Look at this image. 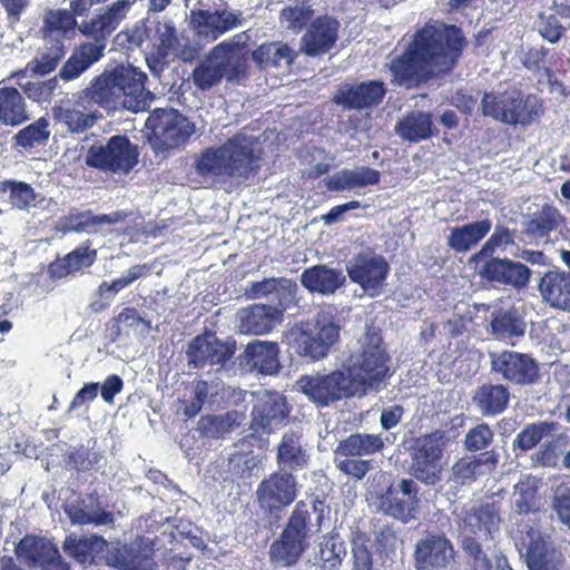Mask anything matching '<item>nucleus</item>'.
<instances>
[{
    "instance_id": "nucleus-1",
    "label": "nucleus",
    "mask_w": 570,
    "mask_h": 570,
    "mask_svg": "<svg viewBox=\"0 0 570 570\" xmlns=\"http://www.w3.org/2000/svg\"><path fill=\"white\" fill-rule=\"evenodd\" d=\"M468 46L460 27L445 22H426L417 29L404 52L389 66L392 82L412 88L431 77L451 73Z\"/></svg>"
},
{
    "instance_id": "nucleus-2",
    "label": "nucleus",
    "mask_w": 570,
    "mask_h": 570,
    "mask_svg": "<svg viewBox=\"0 0 570 570\" xmlns=\"http://www.w3.org/2000/svg\"><path fill=\"white\" fill-rule=\"evenodd\" d=\"M355 360V363L344 370L328 375L303 376L296 382V386L317 406H326L331 402L354 395L360 387L379 390L389 373L385 358Z\"/></svg>"
},
{
    "instance_id": "nucleus-3",
    "label": "nucleus",
    "mask_w": 570,
    "mask_h": 570,
    "mask_svg": "<svg viewBox=\"0 0 570 570\" xmlns=\"http://www.w3.org/2000/svg\"><path fill=\"white\" fill-rule=\"evenodd\" d=\"M147 75L132 66L118 65L95 77L80 92L94 107L107 112L129 110L139 112L147 109L154 99L146 88Z\"/></svg>"
},
{
    "instance_id": "nucleus-4",
    "label": "nucleus",
    "mask_w": 570,
    "mask_h": 570,
    "mask_svg": "<svg viewBox=\"0 0 570 570\" xmlns=\"http://www.w3.org/2000/svg\"><path fill=\"white\" fill-rule=\"evenodd\" d=\"M261 160L256 140L238 132L219 146L203 149L195 156L193 167L204 179L245 181L258 174Z\"/></svg>"
},
{
    "instance_id": "nucleus-5",
    "label": "nucleus",
    "mask_w": 570,
    "mask_h": 570,
    "mask_svg": "<svg viewBox=\"0 0 570 570\" xmlns=\"http://www.w3.org/2000/svg\"><path fill=\"white\" fill-rule=\"evenodd\" d=\"M145 130L155 155L166 157L188 142L195 132V125L177 109L156 108L149 114Z\"/></svg>"
},
{
    "instance_id": "nucleus-6",
    "label": "nucleus",
    "mask_w": 570,
    "mask_h": 570,
    "mask_svg": "<svg viewBox=\"0 0 570 570\" xmlns=\"http://www.w3.org/2000/svg\"><path fill=\"white\" fill-rule=\"evenodd\" d=\"M340 325L332 316L316 320L315 332L289 331L282 344L286 346L288 356H327L340 342Z\"/></svg>"
},
{
    "instance_id": "nucleus-7",
    "label": "nucleus",
    "mask_w": 570,
    "mask_h": 570,
    "mask_svg": "<svg viewBox=\"0 0 570 570\" xmlns=\"http://www.w3.org/2000/svg\"><path fill=\"white\" fill-rule=\"evenodd\" d=\"M138 160V147L125 135H115L105 145H91L85 157L87 167L111 174H129Z\"/></svg>"
},
{
    "instance_id": "nucleus-8",
    "label": "nucleus",
    "mask_w": 570,
    "mask_h": 570,
    "mask_svg": "<svg viewBox=\"0 0 570 570\" xmlns=\"http://www.w3.org/2000/svg\"><path fill=\"white\" fill-rule=\"evenodd\" d=\"M445 444L446 439L442 431H433L415 440L411 471L416 480L426 485H434L441 480V460Z\"/></svg>"
},
{
    "instance_id": "nucleus-9",
    "label": "nucleus",
    "mask_w": 570,
    "mask_h": 570,
    "mask_svg": "<svg viewBox=\"0 0 570 570\" xmlns=\"http://www.w3.org/2000/svg\"><path fill=\"white\" fill-rule=\"evenodd\" d=\"M297 493L296 476L292 472L278 470L259 482L256 499L259 508L275 521H278L283 509L295 501Z\"/></svg>"
},
{
    "instance_id": "nucleus-10",
    "label": "nucleus",
    "mask_w": 570,
    "mask_h": 570,
    "mask_svg": "<svg viewBox=\"0 0 570 570\" xmlns=\"http://www.w3.org/2000/svg\"><path fill=\"white\" fill-rule=\"evenodd\" d=\"M154 554V542L148 538H140L129 544L120 541L111 543L102 559L107 567L116 570H157Z\"/></svg>"
},
{
    "instance_id": "nucleus-11",
    "label": "nucleus",
    "mask_w": 570,
    "mask_h": 570,
    "mask_svg": "<svg viewBox=\"0 0 570 570\" xmlns=\"http://www.w3.org/2000/svg\"><path fill=\"white\" fill-rule=\"evenodd\" d=\"M419 488L412 479H402L375 497L373 504L385 515L407 523L415 518L419 505Z\"/></svg>"
},
{
    "instance_id": "nucleus-12",
    "label": "nucleus",
    "mask_w": 570,
    "mask_h": 570,
    "mask_svg": "<svg viewBox=\"0 0 570 570\" xmlns=\"http://www.w3.org/2000/svg\"><path fill=\"white\" fill-rule=\"evenodd\" d=\"M136 0H118L111 3L104 13L89 20H83L79 26L80 33L92 42L82 43L86 47L98 49L100 57L107 46L108 38L126 18Z\"/></svg>"
},
{
    "instance_id": "nucleus-13",
    "label": "nucleus",
    "mask_w": 570,
    "mask_h": 570,
    "mask_svg": "<svg viewBox=\"0 0 570 570\" xmlns=\"http://www.w3.org/2000/svg\"><path fill=\"white\" fill-rule=\"evenodd\" d=\"M346 272L351 282L357 284L371 296H375L385 284L390 266L383 256L361 252L347 262Z\"/></svg>"
},
{
    "instance_id": "nucleus-14",
    "label": "nucleus",
    "mask_w": 570,
    "mask_h": 570,
    "mask_svg": "<svg viewBox=\"0 0 570 570\" xmlns=\"http://www.w3.org/2000/svg\"><path fill=\"white\" fill-rule=\"evenodd\" d=\"M386 94L381 80L363 81L358 85L341 83L332 97V102L345 110H364L379 106Z\"/></svg>"
},
{
    "instance_id": "nucleus-15",
    "label": "nucleus",
    "mask_w": 570,
    "mask_h": 570,
    "mask_svg": "<svg viewBox=\"0 0 570 570\" xmlns=\"http://www.w3.org/2000/svg\"><path fill=\"white\" fill-rule=\"evenodd\" d=\"M454 556V547L444 534L428 533L415 544L414 568L416 570H441L453 561Z\"/></svg>"
},
{
    "instance_id": "nucleus-16",
    "label": "nucleus",
    "mask_w": 570,
    "mask_h": 570,
    "mask_svg": "<svg viewBox=\"0 0 570 570\" xmlns=\"http://www.w3.org/2000/svg\"><path fill=\"white\" fill-rule=\"evenodd\" d=\"M52 117L70 134H83L96 125L101 115L92 110V106L79 91L75 99L61 100L56 105L52 108Z\"/></svg>"
},
{
    "instance_id": "nucleus-17",
    "label": "nucleus",
    "mask_w": 570,
    "mask_h": 570,
    "mask_svg": "<svg viewBox=\"0 0 570 570\" xmlns=\"http://www.w3.org/2000/svg\"><path fill=\"white\" fill-rule=\"evenodd\" d=\"M485 262L479 271L482 279L497 285L522 289L528 286L531 269L509 258L485 257Z\"/></svg>"
},
{
    "instance_id": "nucleus-18",
    "label": "nucleus",
    "mask_w": 570,
    "mask_h": 570,
    "mask_svg": "<svg viewBox=\"0 0 570 570\" xmlns=\"http://www.w3.org/2000/svg\"><path fill=\"white\" fill-rule=\"evenodd\" d=\"M340 21L332 16L323 14L312 20L301 38V50L308 57L327 53L338 39Z\"/></svg>"
},
{
    "instance_id": "nucleus-19",
    "label": "nucleus",
    "mask_w": 570,
    "mask_h": 570,
    "mask_svg": "<svg viewBox=\"0 0 570 570\" xmlns=\"http://www.w3.org/2000/svg\"><path fill=\"white\" fill-rule=\"evenodd\" d=\"M288 414L285 399L277 392L263 391L256 395L250 428L255 432L271 433L278 429Z\"/></svg>"
},
{
    "instance_id": "nucleus-20",
    "label": "nucleus",
    "mask_w": 570,
    "mask_h": 570,
    "mask_svg": "<svg viewBox=\"0 0 570 570\" xmlns=\"http://www.w3.org/2000/svg\"><path fill=\"white\" fill-rule=\"evenodd\" d=\"M19 559L29 564L38 566L42 570H69L57 547L42 538L27 535L16 547Z\"/></svg>"
},
{
    "instance_id": "nucleus-21",
    "label": "nucleus",
    "mask_w": 570,
    "mask_h": 570,
    "mask_svg": "<svg viewBox=\"0 0 570 570\" xmlns=\"http://www.w3.org/2000/svg\"><path fill=\"white\" fill-rule=\"evenodd\" d=\"M128 217L124 210H116L110 214H95L91 209H71L67 215L61 216L58 222V229L63 234L86 233L98 234L105 225L122 223Z\"/></svg>"
},
{
    "instance_id": "nucleus-22",
    "label": "nucleus",
    "mask_w": 570,
    "mask_h": 570,
    "mask_svg": "<svg viewBox=\"0 0 570 570\" xmlns=\"http://www.w3.org/2000/svg\"><path fill=\"white\" fill-rule=\"evenodd\" d=\"M236 45L223 41L216 45L191 72L194 86L206 91L217 86L226 73V66L219 62V58H226L235 51Z\"/></svg>"
},
{
    "instance_id": "nucleus-23",
    "label": "nucleus",
    "mask_w": 570,
    "mask_h": 570,
    "mask_svg": "<svg viewBox=\"0 0 570 570\" xmlns=\"http://www.w3.org/2000/svg\"><path fill=\"white\" fill-rule=\"evenodd\" d=\"M529 570H563L564 559L538 530L530 529L524 539Z\"/></svg>"
},
{
    "instance_id": "nucleus-24",
    "label": "nucleus",
    "mask_w": 570,
    "mask_h": 570,
    "mask_svg": "<svg viewBox=\"0 0 570 570\" xmlns=\"http://www.w3.org/2000/svg\"><path fill=\"white\" fill-rule=\"evenodd\" d=\"M238 328L243 334L263 335L269 333L283 321V316L267 304H252L236 313Z\"/></svg>"
},
{
    "instance_id": "nucleus-25",
    "label": "nucleus",
    "mask_w": 570,
    "mask_h": 570,
    "mask_svg": "<svg viewBox=\"0 0 570 570\" xmlns=\"http://www.w3.org/2000/svg\"><path fill=\"white\" fill-rule=\"evenodd\" d=\"M538 291L551 308L570 312V272L559 268L546 272L538 284Z\"/></svg>"
},
{
    "instance_id": "nucleus-26",
    "label": "nucleus",
    "mask_w": 570,
    "mask_h": 570,
    "mask_svg": "<svg viewBox=\"0 0 570 570\" xmlns=\"http://www.w3.org/2000/svg\"><path fill=\"white\" fill-rule=\"evenodd\" d=\"M498 463L499 452L494 449L480 455L464 456L453 464L450 481L456 485L471 483L478 478L491 473Z\"/></svg>"
},
{
    "instance_id": "nucleus-27",
    "label": "nucleus",
    "mask_w": 570,
    "mask_h": 570,
    "mask_svg": "<svg viewBox=\"0 0 570 570\" xmlns=\"http://www.w3.org/2000/svg\"><path fill=\"white\" fill-rule=\"evenodd\" d=\"M240 20L237 14L228 11L193 10L190 24L195 32L205 38L216 40L220 35L237 27Z\"/></svg>"
},
{
    "instance_id": "nucleus-28",
    "label": "nucleus",
    "mask_w": 570,
    "mask_h": 570,
    "mask_svg": "<svg viewBox=\"0 0 570 570\" xmlns=\"http://www.w3.org/2000/svg\"><path fill=\"white\" fill-rule=\"evenodd\" d=\"M96 259L97 249L91 248V240L87 239L63 257L51 262L48 265V275L51 279H61L92 266Z\"/></svg>"
},
{
    "instance_id": "nucleus-29",
    "label": "nucleus",
    "mask_w": 570,
    "mask_h": 570,
    "mask_svg": "<svg viewBox=\"0 0 570 570\" xmlns=\"http://www.w3.org/2000/svg\"><path fill=\"white\" fill-rule=\"evenodd\" d=\"M108 548H110L108 542L97 534L86 537L69 533L62 542L65 554L85 568L91 566L99 553H106Z\"/></svg>"
},
{
    "instance_id": "nucleus-30",
    "label": "nucleus",
    "mask_w": 570,
    "mask_h": 570,
    "mask_svg": "<svg viewBox=\"0 0 570 570\" xmlns=\"http://www.w3.org/2000/svg\"><path fill=\"white\" fill-rule=\"evenodd\" d=\"M226 393L224 383L220 380L198 381L194 386V400L181 402L179 407L188 417L196 416L203 406L209 409H219L226 403Z\"/></svg>"
},
{
    "instance_id": "nucleus-31",
    "label": "nucleus",
    "mask_w": 570,
    "mask_h": 570,
    "mask_svg": "<svg viewBox=\"0 0 570 570\" xmlns=\"http://www.w3.org/2000/svg\"><path fill=\"white\" fill-rule=\"evenodd\" d=\"M309 455L302 444L301 435L296 432L283 434L276 453V463L279 470L294 472L307 468Z\"/></svg>"
},
{
    "instance_id": "nucleus-32",
    "label": "nucleus",
    "mask_w": 570,
    "mask_h": 570,
    "mask_svg": "<svg viewBox=\"0 0 570 570\" xmlns=\"http://www.w3.org/2000/svg\"><path fill=\"white\" fill-rule=\"evenodd\" d=\"M464 529L473 534L490 537L499 530L501 523L500 508L493 502L472 505L465 509L462 518Z\"/></svg>"
},
{
    "instance_id": "nucleus-33",
    "label": "nucleus",
    "mask_w": 570,
    "mask_h": 570,
    "mask_svg": "<svg viewBox=\"0 0 570 570\" xmlns=\"http://www.w3.org/2000/svg\"><path fill=\"white\" fill-rule=\"evenodd\" d=\"M492 223L488 218L453 227L446 244L455 253H468L490 233Z\"/></svg>"
},
{
    "instance_id": "nucleus-34",
    "label": "nucleus",
    "mask_w": 570,
    "mask_h": 570,
    "mask_svg": "<svg viewBox=\"0 0 570 570\" xmlns=\"http://www.w3.org/2000/svg\"><path fill=\"white\" fill-rule=\"evenodd\" d=\"M151 271V266L147 264H138L131 266L126 275L115 278L112 282H102L97 289L98 295L101 297L99 301L91 303V309L96 313L107 309L114 296L122 288L129 286L140 277L147 276Z\"/></svg>"
},
{
    "instance_id": "nucleus-35",
    "label": "nucleus",
    "mask_w": 570,
    "mask_h": 570,
    "mask_svg": "<svg viewBox=\"0 0 570 570\" xmlns=\"http://www.w3.org/2000/svg\"><path fill=\"white\" fill-rule=\"evenodd\" d=\"M236 351L235 338L227 337L222 341L215 332L205 330L189 342L187 356H234Z\"/></svg>"
},
{
    "instance_id": "nucleus-36",
    "label": "nucleus",
    "mask_w": 570,
    "mask_h": 570,
    "mask_svg": "<svg viewBox=\"0 0 570 570\" xmlns=\"http://www.w3.org/2000/svg\"><path fill=\"white\" fill-rule=\"evenodd\" d=\"M65 513L75 525H110L114 523L111 512L102 509L98 503L86 500H76L65 505Z\"/></svg>"
},
{
    "instance_id": "nucleus-37",
    "label": "nucleus",
    "mask_w": 570,
    "mask_h": 570,
    "mask_svg": "<svg viewBox=\"0 0 570 570\" xmlns=\"http://www.w3.org/2000/svg\"><path fill=\"white\" fill-rule=\"evenodd\" d=\"M345 282L341 271L325 265H315L301 275L302 285L312 293L332 294Z\"/></svg>"
},
{
    "instance_id": "nucleus-38",
    "label": "nucleus",
    "mask_w": 570,
    "mask_h": 570,
    "mask_svg": "<svg viewBox=\"0 0 570 570\" xmlns=\"http://www.w3.org/2000/svg\"><path fill=\"white\" fill-rule=\"evenodd\" d=\"M491 368L517 384H532L539 376L534 358H491Z\"/></svg>"
},
{
    "instance_id": "nucleus-39",
    "label": "nucleus",
    "mask_w": 570,
    "mask_h": 570,
    "mask_svg": "<svg viewBox=\"0 0 570 570\" xmlns=\"http://www.w3.org/2000/svg\"><path fill=\"white\" fill-rule=\"evenodd\" d=\"M381 180V173L368 166L344 169L331 177L327 186L330 190L342 191L355 188L377 185Z\"/></svg>"
},
{
    "instance_id": "nucleus-40",
    "label": "nucleus",
    "mask_w": 570,
    "mask_h": 570,
    "mask_svg": "<svg viewBox=\"0 0 570 570\" xmlns=\"http://www.w3.org/2000/svg\"><path fill=\"white\" fill-rule=\"evenodd\" d=\"M397 135L410 142L426 140L434 135L431 112L411 111L395 127Z\"/></svg>"
},
{
    "instance_id": "nucleus-41",
    "label": "nucleus",
    "mask_w": 570,
    "mask_h": 570,
    "mask_svg": "<svg viewBox=\"0 0 570 570\" xmlns=\"http://www.w3.org/2000/svg\"><path fill=\"white\" fill-rule=\"evenodd\" d=\"M29 118L26 102L14 87L0 86V125L16 127Z\"/></svg>"
},
{
    "instance_id": "nucleus-42",
    "label": "nucleus",
    "mask_w": 570,
    "mask_h": 570,
    "mask_svg": "<svg viewBox=\"0 0 570 570\" xmlns=\"http://www.w3.org/2000/svg\"><path fill=\"white\" fill-rule=\"evenodd\" d=\"M472 400L482 415L493 416L505 410L509 392L501 384H483L474 392Z\"/></svg>"
},
{
    "instance_id": "nucleus-43",
    "label": "nucleus",
    "mask_w": 570,
    "mask_h": 570,
    "mask_svg": "<svg viewBox=\"0 0 570 570\" xmlns=\"http://www.w3.org/2000/svg\"><path fill=\"white\" fill-rule=\"evenodd\" d=\"M490 331L498 340H511L515 336H523L525 323L515 308L500 307L491 313Z\"/></svg>"
},
{
    "instance_id": "nucleus-44",
    "label": "nucleus",
    "mask_w": 570,
    "mask_h": 570,
    "mask_svg": "<svg viewBox=\"0 0 570 570\" xmlns=\"http://www.w3.org/2000/svg\"><path fill=\"white\" fill-rule=\"evenodd\" d=\"M252 57L259 69H267L279 67L282 60L291 66L297 53L287 43L265 42L253 51Z\"/></svg>"
},
{
    "instance_id": "nucleus-45",
    "label": "nucleus",
    "mask_w": 570,
    "mask_h": 570,
    "mask_svg": "<svg viewBox=\"0 0 570 570\" xmlns=\"http://www.w3.org/2000/svg\"><path fill=\"white\" fill-rule=\"evenodd\" d=\"M384 442L381 436L367 433H354L342 440L334 454L344 456H364L381 451Z\"/></svg>"
},
{
    "instance_id": "nucleus-46",
    "label": "nucleus",
    "mask_w": 570,
    "mask_h": 570,
    "mask_svg": "<svg viewBox=\"0 0 570 570\" xmlns=\"http://www.w3.org/2000/svg\"><path fill=\"white\" fill-rule=\"evenodd\" d=\"M311 510L317 514V523L320 529L323 520V503L317 500L313 501L312 504H308L305 501H299L296 503L283 532L302 539L303 541H307V522L311 517Z\"/></svg>"
},
{
    "instance_id": "nucleus-47",
    "label": "nucleus",
    "mask_w": 570,
    "mask_h": 570,
    "mask_svg": "<svg viewBox=\"0 0 570 570\" xmlns=\"http://www.w3.org/2000/svg\"><path fill=\"white\" fill-rule=\"evenodd\" d=\"M307 547V541L283 532L281 539L276 540L271 546V559L278 566L291 567L297 562Z\"/></svg>"
},
{
    "instance_id": "nucleus-48",
    "label": "nucleus",
    "mask_w": 570,
    "mask_h": 570,
    "mask_svg": "<svg viewBox=\"0 0 570 570\" xmlns=\"http://www.w3.org/2000/svg\"><path fill=\"white\" fill-rule=\"evenodd\" d=\"M512 120L510 125H521L527 127L534 121L539 120L544 114V106L542 100L535 96H528L523 98L520 94L512 95L511 105Z\"/></svg>"
},
{
    "instance_id": "nucleus-49",
    "label": "nucleus",
    "mask_w": 570,
    "mask_h": 570,
    "mask_svg": "<svg viewBox=\"0 0 570 570\" xmlns=\"http://www.w3.org/2000/svg\"><path fill=\"white\" fill-rule=\"evenodd\" d=\"M561 222L560 212L553 205L544 204L527 222L525 233L535 238H543L556 230Z\"/></svg>"
},
{
    "instance_id": "nucleus-50",
    "label": "nucleus",
    "mask_w": 570,
    "mask_h": 570,
    "mask_svg": "<svg viewBox=\"0 0 570 570\" xmlns=\"http://www.w3.org/2000/svg\"><path fill=\"white\" fill-rule=\"evenodd\" d=\"M100 58L98 49L81 43L63 63L59 70V77L65 81L76 79Z\"/></svg>"
},
{
    "instance_id": "nucleus-51",
    "label": "nucleus",
    "mask_w": 570,
    "mask_h": 570,
    "mask_svg": "<svg viewBox=\"0 0 570 570\" xmlns=\"http://www.w3.org/2000/svg\"><path fill=\"white\" fill-rule=\"evenodd\" d=\"M345 553L344 543L336 534L325 535L318 544L316 554L320 563H314L312 570H334L341 563Z\"/></svg>"
},
{
    "instance_id": "nucleus-52",
    "label": "nucleus",
    "mask_w": 570,
    "mask_h": 570,
    "mask_svg": "<svg viewBox=\"0 0 570 570\" xmlns=\"http://www.w3.org/2000/svg\"><path fill=\"white\" fill-rule=\"evenodd\" d=\"M558 431L554 422H538L525 426L513 440V450L527 452L533 449L544 438L552 436Z\"/></svg>"
},
{
    "instance_id": "nucleus-53",
    "label": "nucleus",
    "mask_w": 570,
    "mask_h": 570,
    "mask_svg": "<svg viewBox=\"0 0 570 570\" xmlns=\"http://www.w3.org/2000/svg\"><path fill=\"white\" fill-rule=\"evenodd\" d=\"M238 424L235 412L223 415H205L198 421V431L207 439H219L230 433Z\"/></svg>"
},
{
    "instance_id": "nucleus-54",
    "label": "nucleus",
    "mask_w": 570,
    "mask_h": 570,
    "mask_svg": "<svg viewBox=\"0 0 570 570\" xmlns=\"http://www.w3.org/2000/svg\"><path fill=\"white\" fill-rule=\"evenodd\" d=\"M65 55L63 41L56 40L45 52L28 62L29 72L46 76L57 68Z\"/></svg>"
},
{
    "instance_id": "nucleus-55",
    "label": "nucleus",
    "mask_w": 570,
    "mask_h": 570,
    "mask_svg": "<svg viewBox=\"0 0 570 570\" xmlns=\"http://www.w3.org/2000/svg\"><path fill=\"white\" fill-rule=\"evenodd\" d=\"M512 95L498 96L493 92H484L481 100L482 115L497 121L510 125Z\"/></svg>"
},
{
    "instance_id": "nucleus-56",
    "label": "nucleus",
    "mask_w": 570,
    "mask_h": 570,
    "mask_svg": "<svg viewBox=\"0 0 570 570\" xmlns=\"http://www.w3.org/2000/svg\"><path fill=\"white\" fill-rule=\"evenodd\" d=\"M314 10L308 4L286 6L279 11V22L287 30L298 35L308 22H312Z\"/></svg>"
},
{
    "instance_id": "nucleus-57",
    "label": "nucleus",
    "mask_w": 570,
    "mask_h": 570,
    "mask_svg": "<svg viewBox=\"0 0 570 570\" xmlns=\"http://www.w3.org/2000/svg\"><path fill=\"white\" fill-rule=\"evenodd\" d=\"M48 128V120L45 117H40L14 135L16 145L23 149H30L36 145H45L50 136Z\"/></svg>"
},
{
    "instance_id": "nucleus-58",
    "label": "nucleus",
    "mask_w": 570,
    "mask_h": 570,
    "mask_svg": "<svg viewBox=\"0 0 570 570\" xmlns=\"http://www.w3.org/2000/svg\"><path fill=\"white\" fill-rule=\"evenodd\" d=\"M515 232L509 227L498 224L494 227V232L483 244L481 249L475 253L471 261L479 262L485 257H493L497 249H505L507 247L514 245Z\"/></svg>"
},
{
    "instance_id": "nucleus-59",
    "label": "nucleus",
    "mask_w": 570,
    "mask_h": 570,
    "mask_svg": "<svg viewBox=\"0 0 570 570\" xmlns=\"http://www.w3.org/2000/svg\"><path fill=\"white\" fill-rule=\"evenodd\" d=\"M0 191H9L10 204L20 210L28 209L37 198L35 189L24 181L3 180L0 183Z\"/></svg>"
},
{
    "instance_id": "nucleus-60",
    "label": "nucleus",
    "mask_w": 570,
    "mask_h": 570,
    "mask_svg": "<svg viewBox=\"0 0 570 570\" xmlns=\"http://www.w3.org/2000/svg\"><path fill=\"white\" fill-rule=\"evenodd\" d=\"M358 356H387L386 345L383 341L382 331L374 325H366L364 334L358 340Z\"/></svg>"
},
{
    "instance_id": "nucleus-61",
    "label": "nucleus",
    "mask_w": 570,
    "mask_h": 570,
    "mask_svg": "<svg viewBox=\"0 0 570 570\" xmlns=\"http://www.w3.org/2000/svg\"><path fill=\"white\" fill-rule=\"evenodd\" d=\"M548 53L549 50L543 46L531 47L525 51L522 58V65L525 69L534 73L543 71V75L547 77L548 82L552 85L553 82H557V80L554 78V72L552 71V69L546 67Z\"/></svg>"
},
{
    "instance_id": "nucleus-62",
    "label": "nucleus",
    "mask_w": 570,
    "mask_h": 570,
    "mask_svg": "<svg viewBox=\"0 0 570 570\" xmlns=\"http://www.w3.org/2000/svg\"><path fill=\"white\" fill-rule=\"evenodd\" d=\"M285 282L287 284H283V287L286 289H281L282 285H276L277 291H273V294L267 297L269 307H274L283 317L284 312L296 304V293L298 289L295 281L285 277Z\"/></svg>"
},
{
    "instance_id": "nucleus-63",
    "label": "nucleus",
    "mask_w": 570,
    "mask_h": 570,
    "mask_svg": "<svg viewBox=\"0 0 570 570\" xmlns=\"http://www.w3.org/2000/svg\"><path fill=\"white\" fill-rule=\"evenodd\" d=\"M77 26L73 14L65 9L48 10L43 18V30L48 32L67 33Z\"/></svg>"
},
{
    "instance_id": "nucleus-64",
    "label": "nucleus",
    "mask_w": 570,
    "mask_h": 570,
    "mask_svg": "<svg viewBox=\"0 0 570 570\" xmlns=\"http://www.w3.org/2000/svg\"><path fill=\"white\" fill-rule=\"evenodd\" d=\"M552 507L559 521L570 530V481L557 487Z\"/></svg>"
}]
</instances>
